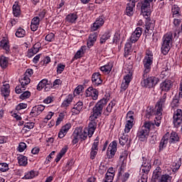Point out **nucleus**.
<instances>
[{
	"instance_id": "obj_40",
	"label": "nucleus",
	"mask_w": 182,
	"mask_h": 182,
	"mask_svg": "<svg viewBox=\"0 0 182 182\" xmlns=\"http://www.w3.org/2000/svg\"><path fill=\"white\" fill-rule=\"evenodd\" d=\"M181 161H175L174 162L172 163V170L173 173V171H177L180 167H181Z\"/></svg>"
},
{
	"instance_id": "obj_25",
	"label": "nucleus",
	"mask_w": 182,
	"mask_h": 182,
	"mask_svg": "<svg viewBox=\"0 0 182 182\" xmlns=\"http://www.w3.org/2000/svg\"><path fill=\"white\" fill-rule=\"evenodd\" d=\"M105 23V20L102 18H98L96 21L93 23V26L91 27V31H97L100 26H103Z\"/></svg>"
},
{
	"instance_id": "obj_13",
	"label": "nucleus",
	"mask_w": 182,
	"mask_h": 182,
	"mask_svg": "<svg viewBox=\"0 0 182 182\" xmlns=\"http://www.w3.org/2000/svg\"><path fill=\"white\" fill-rule=\"evenodd\" d=\"M86 96L87 97H92L93 100H97V97L99 96V92L97 90L94 89L92 87H90L87 90H86Z\"/></svg>"
},
{
	"instance_id": "obj_35",
	"label": "nucleus",
	"mask_w": 182,
	"mask_h": 182,
	"mask_svg": "<svg viewBox=\"0 0 182 182\" xmlns=\"http://www.w3.org/2000/svg\"><path fill=\"white\" fill-rule=\"evenodd\" d=\"M154 114H155L156 116H159L157 114V109L155 108V110H153L151 108H148L146 109V117L147 119H150V117H151V116H153Z\"/></svg>"
},
{
	"instance_id": "obj_21",
	"label": "nucleus",
	"mask_w": 182,
	"mask_h": 182,
	"mask_svg": "<svg viewBox=\"0 0 182 182\" xmlns=\"http://www.w3.org/2000/svg\"><path fill=\"white\" fill-rule=\"evenodd\" d=\"M171 87H173V82L170 80H165L161 84V89L164 92H168Z\"/></svg>"
},
{
	"instance_id": "obj_55",
	"label": "nucleus",
	"mask_w": 182,
	"mask_h": 182,
	"mask_svg": "<svg viewBox=\"0 0 182 182\" xmlns=\"http://www.w3.org/2000/svg\"><path fill=\"white\" fill-rule=\"evenodd\" d=\"M179 105L180 102L178 101V99H173L171 104V107H172V109H175V107H178Z\"/></svg>"
},
{
	"instance_id": "obj_28",
	"label": "nucleus",
	"mask_w": 182,
	"mask_h": 182,
	"mask_svg": "<svg viewBox=\"0 0 182 182\" xmlns=\"http://www.w3.org/2000/svg\"><path fill=\"white\" fill-rule=\"evenodd\" d=\"M39 49H41V43H36L33 46V48L28 50V55L33 56V55H36V53L39 52Z\"/></svg>"
},
{
	"instance_id": "obj_53",
	"label": "nucleus",
	"mask_w": 182,
	"mask_h": 182,
	"mask_svg": "<svg viewBox=\"0 0 182 182\" xmlns=\"http://www.w3.org/2000/svg\"><path fill=\"white\" fill-rule=\"evenodd\" d=\"M128 140L129 138L127 136H123L121 138H119V144H121V146H124V144L127 143Z\"/></svg>"
},
{
	"instance_id": "obj_57",
	"label": "nucleus",
	"mask_w": 182,
	"mask_h": 182,
	"mask_svg": "<svg viewBox=\"0 0 182 182\" xmlns=\"http://www.w3.org/2000/svg\"><path fill=\"white\" fill-rule=\"evenodd\" d=\"M65 70V65L60 63L57 66V73H62Z\"/></svg>"
},
{
	"instance_id": "obj_11",
	"label": "nucleus",
	"mask_w": 182,
	"mask_h": 182,
	"mask_svg": "<svg viewBox=\"0 0 182 182\" xmlns=\"http://www.w3.org/2000/svg\"><path fill=\"white\" fill-rule=\"evenodd\" d=\"M166 99H167V95L164 94L160 100V102H157L155 109H156V114L158 116H161L163 112V105L166 102Z\"/></svg>"
},
{
	"instance_id": "obj_36",
	"label": "nucleus",
	"mask_w": 182,
	"mask_h": 182,
	"mask_svg": "<svg viewBox=\"0 0 182 182\" xmlns=\"http://www.w3.org/2000/svg\"><path fill=\"white\" fill-rule=\"evenodd\" d=\"M9 62L8 58L6 57H3L0 59V66L2 69H6L8 68Z\"/></svg>"
},
{
	"instance_id": "obj_54",
	"label": "nucleus",
	"mask_w": 182,
	"mask_h": 182,
	"mask_svg": "<svg viewBox=\"0 0 182 182\" xmlns=\"http://www.w3.org/2000/svg\"><path fill=\"white\" fill-rule=\"evenodd\" d=\"M114 178V175H110L109 173L105 174V182H113V179Z\"/></svg>"
},
{
	"instance_id": "obj_45",
	"label": "nucleus",
	"mask_w": 182,
	"mask_h": 182,
	"mask_svg": "<svg viewBox=\"0 0 182 182\" xmlns=\"http://www.w3.org/2000/svg\"><path fill=\"white\" fill-rule=\"evenodd\" d=\"M33 127H35V123L28 122L24 125L23 130H25V132H29V130H31V129H33Z\"/></svg>"
},
{
	"instance_id": "obj_59",
	"label": "nucleus",
	"mask_w": 182,
	"mask_h": 182,
	"mask_svg": "<svg viewBox=\"0 0 182 182\" xmlns=\"http://www.w3.org/2000/svg\"><path fill=\"white\" fill-rule=\"evenodd\" d=\"M131 48H132V43H127L125 44V48H124L125 55H129V52H130Z\"/></svg>"
},
{
	"instance_id": "obj_18",
	"label": "nucleus",
	"mask_w": 182,
	"mask_h": 182,
	"mask_svg": "<svg viewBox=\"0 0 182 182\" xmlns=\"http://www.w3.org/2000/svg\"><path fill=\"white\" fill-rule=\"evenodd\" d=\"M169 136H170V134L166 133L161 139L159 144V151H163L164 148L167 146V143H168Z\"/></svg>"
},
{
	"instance_id": "obj_47",
	"label": "nucleus",
	"mask_w": 182,
	"mask_h": 182,
	"mask_svg": "<svg viewBox=\"0 0 182 182\" xmlns=\"http://www.w3.org/2000/svg\"><path fill=\"white\" fill-rule=\"evenodd\" d=\"M9 170V166L6 163L0 164V171L5 173V171H8Z\"/></svg>"
},
{
	"instance_id": "obj_32",
	"label": "nucleus",
	"mask_w": 182,
	"mask_h": 182,
	"mask_svg": "<svg viewBox=\"0 0 182 182\" xmlns=\"http://www.w3.org/2000/svg\"><path fill=\"white\" fill-rule=\"evenodd\" d=\"M77 19V15H76L75 14H71L67 16L65 21L67 22H69V23H75Z\"/></svg>"
},
{
	"instance_id": "obj_43",
	"label": "nucleus",
	"mask_w": 182,
	"mask_h": 182,
	"mask_svg": "<svg viewBox=\"0 0 182 182\" xmlns=\"http://www.w3.org/2000/svg\"><path fill=\"white\" fill-rule=\"evenodd\" d=\"M46 83H48V80H42L37 85V90H42L43 87H46V86H47Z\"/></svg>"
},
{
	"instance_id": "obj_46",
	"label": "nucleus",
	"mask_w": 182,
	"mask_h": 182,
	"mask_svg": "<svg viewBox=\"0 0 182 182\" xmlns=\"http://www.w3.org/2000/svg\"><path fill=\"white\" fill-rule=\"evenodd\" d=\"M109 38H110V32H106L100 38V43H105V42H106Z\"/></svg>"
},
{
	"instance_id": "obj_33",
	"label": "nucleus",
	"mask_w": 182,
	"mask_h": 182,
	"mask_svg": "<svg viewBox=\"0 0 182 182\" xmlns=\"http://www.w3.org/2000/svg\"><path fill=\"white\" fill-rule=\"evenodd\" d=\"M112 68H113V65L112 64H107L104 66H102L100 68V70L103 72L104 73H110L112 72Z\"/></svg>"
},
{
	"instance_id": "obj_51",
	"label": "nucleus",
	"mask_w": 182,
	"mask_h": 182,
	"mask_svg": "<svg viewBox=\"0 0 182 182\" xmlns=\"http://www.w3.org/2000/svg\"><path fill=\"white\" fill-rule=\"evenodd\" d=\"M28 97H31V92L29 91H26L20 95V99H21L22 100H25V99H28Z\"/></svg>"
},
{
	"instance_id": "obj_24",
	"label": "nucleus",
	"mask_w": 182,
	"mask_h": 182,
	"mask_svg": "<svg viewBox=\"0 0 182 182\" xmlns=\"http://www.w3.org/2000/svg\"><path fill=\"white\" fill-rule=\"evenodd\" d=\"M39 22H41V18L39 17H34L31 21V29L33 32L38 31L39 28Z\"/></svg>"
},
{
	"instance_id": "obj_34",
	"label": "nucleus",
	"mask_w": 182,
	"mask_h": 182,
	"mask_svg": "<svg viewBox=\"0 0 182 182\" xmlns=\"http://www.w3.org/2000/svg\"><path fill=\"white\" fill-rule=\"evenodd\" d=\"M13 14L14 16H21V7L19 4H16L13 6Z\"/></svg>"
},
{
	"instance_id": "obj_17",
	"label": "nucleus",
	"mask_w": 182,
	"mask_h": 182,
	"mask_svg": "<svg viewBox=\"0 0 182 182\" xmlns=\"http://www.w3.org/2000/svg\"><path fill=\"white\" fill-rule=\"evenodd\" d=\"M139 1L132 0L130 3H129L127 6L126 13L128 15V16H132L133 14H134V11H133V9L134 6H136V2H138Z\"/></svg>"
},
{
	"instance_id": "obj_3",
	"label": "nucleus",
	"mask_w": 182,
	"mask_h": 182,
	"mask_svg": "<svg viewBox=\"0 0 182 182\" xmlns=\"http://www.w3.org/2000/svg\"><path fill=\"white\" fill-rule=\"evenodd\" d=\"M144 75L143 77H147V75L150 73L151 70V65H153V53L149 52L146 53L144 60Z\"/></svg>"
},
{
	"instance_id": "obj_2",
	"label": "nucleus",
	"mask_w": 182,
	"mask_h": 182,
	"mask_svg": "<svg viewBox=\"0 0 182 182\" xmlns=\"http://www.w3.org/2000/svg\"><path fill=\"white\" fill-rule=\"evenodd\" d=\"M173 43V33L170 32L164 35L163 37V43L161 46V52L164 55H167L171 48Z\"/></svg>"
},
{
	"instance_id": "obj_16",
	"label": "nucleus",
	"mask_w": 182,
	"mask_h": 182,
	"mask_svg": "<svg viewBox=\"0 0 182 182\" xmlns=\"http://www.w3.org/2000/svg\"><path fill=\"white\" fill-rule=\"evenodd\" d=\"M97 126V123H96V120H90L88 125V129H87L89 137H92V136H93V133H95Z\"/></svg>"
},
{
	"instance_id": "obj_10",
	"label": "nucleus",
	"mask_w": 182,
	"mask_h": 182,
	"mask_svg": "<svg viewBox=\"0 0 182 182\" xmlns=\"http://www.w3.org/2000/svg\"><path fill=\"white\" fill-rule=\"evenodd\" d=\"M162 176H163V170H161V168L160 166H157L153 172L151 181L157 182V181H159Z\"/></svg>"
},
{
	"instance_id": "obj_38",
	"label": "nucleus",
	"mask_w": 182,
	"mask_h": 182,
	"mask_svg": "<svg viewBox=\"0 0 182 182\" xmlns=\"http://www.w3.org/2000/svg\"><path fill=\"white\" fill-rule=\"evenodd\" d=\"M66 151H68V146H64L60 150V151L58 154L57 158L55 159V160H60V159H62V157H63V156H65V154H66Z\"/></svg>"
},
{
	"instance_id": "obj_8",
	"label": "nucleus",
	"mask_w": 182,
	"mask_h": 182,
	"mask_svg": "<svg viewBox=\"0 0 182 182\" xmlns=\"http://www.w3.org/2000/svg\"><path fill=\"white\" fill-rule=\"evenodd\" d=\"M116 151H117V143L116 141H112V143L109 144L107 151V159H113V156L116 154Z\"/></svg>"
},
{
	"instance_id": "obj_19",
	"label": "nucleus",
	"mask_w": 182,
	"mask_h": 182,
	"mask_svg": "<svg viewBox=\"0 0 182 182\" xmlns=\"http://www.w3.org/2000/svg\"><path fill=\"white\" fill-rule=\"evenodd\" d=\"M150 160H144L142 162V171L144 174H149L151 169V163Z\"/></svg>"
},
{
	"instance_id": "obj_22",
	"label": "nucleus",
	"mask_w": 182,
	"mask_h": 182,
	"mask_svg": "<svg viewBox=\"0 0 182 182\" xmlns=\"http://www.w3.org/2000/svg\"><path fill=\"white\" fill-rule=\"evenodd\" d=\"M146 19V21L145 32L146 33H151V32H153V30L154 29V22L149 19V17Z\"/></svg>"
},
{
	"instance_id": "obj_26",
	"label": "nucleus",
	"mask_w": 182,
	"mask_h": 182,
	"mask_svg": "<svg viewBox=\"0 0 182 182\" xmlns=\"http://www.w3.org/2000/svg\"><path fill=\"white\" fill-rule=\"evenodd\" d=\"M97 40V33H94L90 34L87 42V45L88 48L93 46V45H95V43L96 42Z\"/></svg>"
},
{
	"instance_id": "obj_39",
	"label": "nucleus",
	"mask_w": 182,
	"mask_h": 182,
	"mask_svg": "<svg viewBox=\"0 0 182 182\" xmlns=\"http://www.w3.org/2000/svg\"><path fill=\"white\" fill-rule=\"evenodd\" d=\"M73 100V97L72 95H69L68 97L63 101L62 103L63 107H68L70 103H72V101Z\"/></svg>"
},
{
	"instance_id": "obj_7",
	"label": "nucleus",
	"mask_w": 182,
	"mask_h": 182,
	"mask_svg": "<svg viewBox=\"0 0 182 182\" xmlns=\"http://www.w3.org/2000/svg\"><path fill=\"white\" fill-rule=\"evenodd\" d=\"M87 136H89V132H86V131H82V128H77L74 131L73 133V141L75 143H77V140H86L87 139Z\"/></svg>"
},
{
	"instance_id": "obj_42",
	"label": "nucleus",
	"mask_w": 182,
	"mask_h": 182,
	"mask_svg": "<svg viewBox=\"0 0 182 182\" xmlns=\"http://www.w3.org/2000/svg\"><path fill=\"white\" fill-rule=\"evenodd\" d=\"M127 164V162L126 160H123L122 161V165L119 167V171L118 172V177H120V176H122V173L124 172V168H126Z\"/></svg>"
},
{
	"instance_id": "obj_20",
	"label": "nucleus",
	"mask_w": 182,
	"mask_h": 182,
	"mask_svg": "<svg viewBox=\"0 0 182 182\" xmlns=\"http://www.w3.org/2000/svg\"><path fill=\"white\" fill-rule=\"evenodd\" d=\"M92 82L95 86H99V85H102L103 81L102 80L100 73H95L92 74Z\"/></svg>"
},
{
	"instance_id": "obj_58",
	"label": "nucleus",
	"mask_w": 182,
	"mask_h": 182,
	"mask_svg": "<svg viewBox=\"0 0 182 182\" xmlns=\"http://www.w3.org/2000/svg\"><path fill=\"white\" fill-rule=\"evenodd\" d=\"M84 87L82 85H78L74 91V95H80Z\"/></svg>"
},
{
	"instance_id": "obj_61",
	"label": "nucleus",
	"mask_w": 182,
	"mask_h": 182,
	"mask_svg": "<svg viewBox=\"0 0 182 182\" xmlns=\"http://www.w3.org/2000/svg\"><path fill=\"white\" fill-rule=\"evenodd\" d=\"M25 149H26V144H25L24 142L20 143V144L18 147V151L22 152L25 150Z\"/></svg>"
},
{
	"instance_id": "obj_6",
	"label": "nucleus",
	"mask_w": 182,
	"mask_h": 182,
	"mask_svg": "<svg viewBox=\"0 0 182 182\" xmlns=\"http://www.w3.org/2000/svg\"><path fill=\"white\" fill-rule=\"evenodd\" d=\"M173 168L165 166V168L163 171V175L158 182H171L173 180Z\"/></svg>"
},
{
	"instance_id": "obj_56",
	"label": "nucleus",
	"mask_w": 182,
	"mask_h": 182,
	"mask_svg": "<svg viewBox=\"0 0 182 182\" xmlns=\"http://www.w3.org/2000/svg\"><path fill=\"white\" fill-rule=\"evenodd\" d=\"M53 39H55V34L53 33H50L46 36V41L48 42H52Z\"/></svg>"
},
{
	"instance_id": "obj_52",
	"label": "nucleus",
	"mask_w": 182,
	"mask_h": 182,
	"mask_svg": "<svg viewBox=\"0 0 182 182\" xmlns=\"http://www.w3.org/2000/svg\"><path fill=\"white\" fill-rule=\"evenodd\" d=\"M129 158V152L127 151H124L119 156L121 160H127Z\"/></svg>"
},
{
	"instance_id": "obj_60",
	"label": "nucleus",
	"mask_w": 182,
	"mask_h": 182,
	"mask_svg": "<svg viewBox=\"0 0 182 182\" xmlns=\"http://www.w3.org/2000/svg\"><path fill=\"white\" fill-rule=\"evenodd\" d=\"M133 114H134V112L132 111H129L127 114V121H132V122H134V118L133 117Z\"/></svg>"
},
{
	"instance_id": "obj_5",
	"label": "nucleus",
	"mask_w": 182,
	"mask_h": 182,
	"mask_svg": "<svg viewBox=\"0 0 182 182\" xmlns=\"http://www.w3.org/2000/svg\"><path fill=\"white\" fill-rule=\"evenodd\" d=\"M159 77H146V78L144 77L141 85L143 87H148L149 89H151V87H154V86L159 83Z\"/></svg>"
},
{
	"instance_id": "obj_62",
	"label": "nucleus",
	"mask_w": 182,
	"mask_h": 182,
	"mask_svg": "<svg viewBox=\"0 0 182 182\" xmlns=\"http://www.w3.org/2000/svg\"><path fill=\"white\" fill-rule=\"evenodd\" d=\"M28 107V105L25 103H20L17 107H16V110H22V109H26Z\"/></svg>"
},
{
	"instance_id": "obj_12",
	"label": "nucleus",
	"mask_w": 182,
	"mask_h": 182,
	"mask_svg": "<svg viewBox=\"0 0 182 182\" xmlns=\"http://www.w3.org/2000/svg\"><path fill=\"white\" fill-rule=\"evenodd\" d=\"M141 28L138 27L136 28V30L132 33L131 38H130V41L132 43H136L139 39H140V36H141Z\"/></svg>"
},
{
	"instance_id": "obj_30",
	"label": "nucleus",
	"mask_w": 182,
	"mask_h": 182,
	"mask_svg": "<svg viewBox=\"0 0 182 182\" xmlns=\"http://www.w3.org/2000/svg\"><path fill=\"white\" fill-rule=\"evenodd\" d=\"M20 83L21 84V87L22 89H25V86L27 85H29L31 83V78H29V75H26L21 78L20 80Z\"/></svg>"
},
{
	"instance_id": "obj_23",
	"label": "nucleus",
	"mask_w": 182,
	"mask_h": 182,
	"mask_svg": "<svg viewBox=\"0 0 182 182\" xmlns=\"http://www.w3.org/2000/svg\"><path fill=\"white\" fill-rule=\"evenodd\" d=\"M39 173L36 171H30L25 173L24 176L22 178V180H32V178H35V177H37L38 176Z\"/></svg>"
},
{
	"instance_id": "obj_63",
	"label": "nucleus",
	"mask_w": 182,
	"mask_h": 182,
	"mask_svg": "<svg viewBox=\"0 0 182 182\" xmlns=\"http://www.w3.org/2000/svg\"><path fill=\"white\" fill-rule=\"evenodd\" d=\"M70 127H71L70 124H66L65 126L62 127L61 130L62 132H64V133H68Z\"/></svg>"
},
{
	"instance_id": "obj_27",
	"label": "nucleus",
	"mask_w": 182,
	"mask_h": 182,
	"mask_svg": "<svg viewBox=\"0 0 182 182\" xmlns=\"http://www.w3.org/2000/svg\"><path fill=\"white\" fill-rule=\"evenodd\" d=\"M9 84L8 83H5L2 85L1 88V95L2 96H4V97H8V96H9V93L11 92V90H9Z\"/></svg>"
},
{
	"instance_id": "obj_1",
	"label": "nucleus",
	"mask_w": 182,
	"mask_h": 182,
	"mask_svg": "<svg viewBox=\"0 0 182 182\" xmlns=\"http://www.w3.org/2000/svg\"><path fill=\"white\" fill-rule=\"evenodd\" d=\"M107 98H102L93 107L92 114L90 117V120H96L99 117L102 116L103 107L107 105Z\"/></svg>"
},
{
	"instance_id": "obj_41",
	"label": "nucleus",
	"mask_w": 182,
	"mask_h": 182,
	"mask_svg": "<svg viewBox=\"0 0 182 182\" xmlns=\"http://www.w3.org/2000/svg\"><path fill=\"white\" fill-rule=\"evenodd\" d=\"M26 35V31L23 30V28H19L16 32V36L17 38H23Z\"/></svg>"
},
{
	"instance_id": "obj_15",
	"label": "nucleus",
	"mask_w": 182,
	"mask_h": 182,
	"mask_svg": "<svg viewBox=\"0 0 182 182\" xmlns=\"http://www.w3.org/2000/svg\"><path fill=\"white\" fill-rule=\"evenodd\" d=\"M149 130H146L144 128L141 127L137 132V137L141 141H144V140L149 137Z\"/></svg>"
},
{
	"instance_id": "obj_44",
	"label": "nucleus",
	"mask_w": 182,
	"mask_h": 182,
	"mask_svg": "<svg viewBox=\"0 0 182 182\" xmlns=\"http://www.w3.org/2000/svg\"><path fill=\"white\" fill-rule=\"evenodd\" d=\"M141 127L145 130H148V132L150 133V129H151V127H154V124L151 122H145Z\"/></svg>"
},
{
	"instance_id": "obj_37",
	"label": "nucleus",
	"mask_w": 182,
	"mask_h": 182,
	"mask_svg": "<svg viewBox=\"0 0 182 182\" xmlns=\"http://www.w3.org/2000/svg\"><path fill=\"white\" fill-rule=\"evenodd\" d=\"M133 128V119H131V121H127V124L125 125L124 132L125 133L130 132V130Z\"/></svg>"
},
{
	"instance_id": "obj_48",
	"label": "nucleus",
	"mask_w": 182,
	"mask_h": 182,
	"mask_svg": "<svg viewBox=\"0 0 182 182\" xmlns=\"http://www.w3.org/2000/svg\"><path fill=\"white\" fill-rule=\"evenodd\" d=\"M1 47L3 48V49H5L6 52L9 53V44L8 42H6L5 41H1Z\"/></svg>"
},
{
	"instance_id": "obj_9",
	"label": "nucleus",
	"mask_w": 182,
	"mask_h": 182,
	"mask_svg": "<svg viewBox=\"0 0 182 182\" xmlns=\"http://www.w3.org/2000/svg\"><path fill=\"white\" fill-rule=\"evenodd\" d=\"M182 123V110L177 109L173 114V125L175 127H180V125Z\"/></svg>"
},
{
	"instance_id": "obj_50",
	"label": "nucleus",
	"mask_w": 182,
	"mask_h": 182,
	"mask_svg": "<svg viewBox=\"0 0 182 182\" xmlns=\"http://www.w3.org/2000/svg\"><path fill=\"white\" fill-rule=\"evenodd\" d=\"M98 146H99V137L97 136L95 139V141H94V143L92 144L91 150H94V151H97L99 150Z\"/></svg>"
},
{
	"instance_id": "obj_64",
	"label": "nucleus",
	"mask_w": 182,
	"mask_h": 182,
	"mask_svg": "<svg viewBox=\"0 0 182 182\" xmlns=\"http://www.w3.org/2000/svg\"><path fill=\"white\" fill-rule=\"evenodd\" d=\"M172 12H173V15L178 14V12H180V8H178V6L174 5L172 7Z\"/></svg>"
},
{
	"instance_id": "obj_49",
	"label": "nucleus",
	"mask_w": 182,
	"mask_h": 182,
	"mask_svg": "<svg viewBox=\"0 0 182 182\" xmlns=\"http://www.w3.org/2000/svg\"><path fill=\"white\" fill-rule=\"evenodd\" d=\"M83 50H86V46H82L80 50H78L74 56V59H79L80 58V55L83 53Z\"/></svg>"
},
{
	"instance_id": "obj_14",
	"label": "nucleus",
	"mask_w": 182,
	"mask_h": 182,
	"mask_svg": "<svg viewBox=\"0 0 182 182\" xmlns=\"http://www.w3.org/2000/svg\"><path fill=\"white\" fill-rule=\"evenodd\" d=\"M45 110V106L40 105L33 107L30 114L32 117H36V116H39L43 111Z\"/></svg>"
},
{
	"instance_id": "obj_4",
	"label": "nucleus",
	"mask_w": 182,
	"mask_h": 182,
	"mask_svg": "<svg viewBox=\"0 0 182 182\" xmlns=\"http://www.w3.org/2000/svg\"><path fill=\"white\" fill-rule=\"evenodd\" d=\"M153 1L156 0H141V15L145 19H147L151 14L150 11V4H151Z\"/></svg>"
},
{
	"instance_id": "obj_29",
	"label": "nucleus",
	"mask_w": 182,
	"mask_h": 182,
	"mask_svg": "<svg viewBox=\"0 0 182 182\" xmlns=\"http://www.w3.org/2000/svg\"><path fill=\"white\" fill-rule=\"evenodd\" d=\"M82 109H83V102H78L72 109V113H74V114H79V113L82 112Z\"/></svg>"
},
{
	"instance_id": "obj_31",
	"label": "nucleus",
	"mask_w": 182,
	"mask_h": 182,
	"mask_svg": "<svg viewBox=\"0 0 182 182\" xmlns=\"http://www.w3.org/2000/svg\"><path fill=\"white\" fill-rule=\"evenodd\" d=\"M168 141L170 144L180 141V137H178V134H177L176 132H172L169 137Z\"/></svg>"
}]
</instances>
